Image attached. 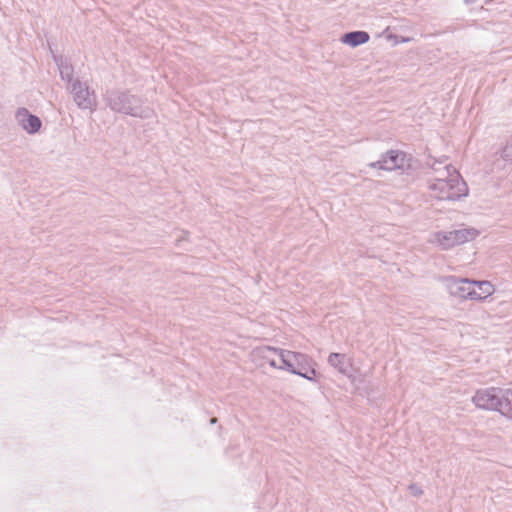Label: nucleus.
Returning <instances> with one entry per match:
<instances>
[{
	"mask_svg": "<svg viewBox=\"0 0 512 512\" xmlns=\"http://www.w3.org/2000/svg\"><path fill=\"white\" fill-rule=\"evenodd\" d=\"M68 91L80 109H91L95 105L94 92H90L89 87L79 79H76Z\"/></svg>",
	"mask_w": 512,
	"mask_h": 512,
	"instance_id": "nucleus-8",
	"label": "nucleus"
},
{
	"mask_svg": "<svg viewBox=\"0 0 512 512\" xmlns=\"http://www.w3.org/2000/svg\"><path fill=\"white\" fill-rule=\"evenodd\" d=\"M413 156L401 150H388L382 153L379 160L369 164L372 168L385 171L410 170L413 168Z\"/></svg>",
	"mask_w": 512,
	"mask_h": 512,
	"instance_id": "nucleus-5",
	"label": "nucleus"
},
{
	"mask_svg": "<svg viewBox=\"0 0 512 512\" xmlns=\"http://www.w3.org/2000/svg\"><path fill=\"white\" fill-rule=\"evenodd\" d=\"M266 348H267V347H265L264 349H266ZM263 352H264V353H269V352H268V351H266V350H263ZM263 358L267 359V362H268V364H269L271 367H273V368H278V369H279V366L281 365V363H280V364H278V362H277L275 359H269L268 355H266V354H263Z\"/></svg>",
	"mask_w": 512,
	"mask_h": 512,
	"instance_id": "nucleus-17",
	"label": "nucleus"
},
{
	"mask_svg": "<svg viewBox=\"0 0 512 512\" xmlns=\"http://www.w3.org/2000/svg\"><path fill=\"white\" fill-rule=\"evenodd\" d=\"M472 402L475 406L482 410L496 411L503 416H507L506 413V401L502 395V388L489 387L485 389H478L472 397Z\"/></svg>",
	"mask_w": 512,
	"mask_h": 512,
	"instance_id": "nucleus-4",
	"label": "nucleus"
},
{
	"mask_svg": "<svg viewBox=\"0 0 512 512\" xmlns=\"http://www.w3.org/2000/svg\"><path fill=\"white\" fill-rule=\"evenodd\" d=\"M370 40V35L368 32L363 30H355L344 33L340 41L343 44H346L352 48L358 47L367 43Z\"/></svg>",
	"mask_w": 512,
	"mask_h": 512,
	"instance_id": "nucleus-11",
	"label": "nucleus"
},
{
	"mask_svg": "<svg viewBox=\"0 0 512 512\" xmlns=\"http://www.w3.org/2000/svg\"><path fill=\"white\" fill-rule=\"evenodd\" d=\"M474 2H476V0H464V4H466V5H471Z\"/></svg>",
	"mask_w": 512,
	"mask_h": 512,
	"instance_id": "nucleus-20",
	"label": "nucleus"
},
{
	"mask_svg": "<svg viewBox=\"0 0 512 512\" xmlns=\"http://www.w3.org/2000/svg\"><path fill=\"white\" fill-rule=\"evenodd\" d=\"M103 100L113 112L135 118L147 119L153 112L144 105L142 97L131 93L128 89H108L103 95Z\"/></svg>",
	"mask_w": 512,
	"mask_h": 512,
	"instance_id": "nucleus-1",
	"label": "nucleus"
},
{
	"mask_svg": "<svg viewBox=\"0 0 512 512\" xmlns=\"http://www.w3.org/2000/svg\"><path fill=\"white\" fill-rule=\"evenodd\" d=\"M446 160H447V157H446V156H444V157H442L441 159H438V160H437V159H433V162H432V163H429V162H428L427 164H428V165H429L433 170L437 171L439 168H436V165H437V164H439V165H440V164H444V163L446 162Z\"/></svg>",
	"mask_w": 512,
	"mask_h": 512,
	"instance_id": "nucleus-16",
	"label": "nucleus"
},
{
	"mask_svg": "<svg viewBox=\"0 0 512 512\" xmlns=\"http://www.w3.org/2000/svg\"><path fill=\"white\" fill-rule=\"evenodd\" d=\"M411 495L415 496V497H419L423 494V490L421 489V487L416 484V483H412L409 485L408 487Z\"/></svg>",
	"mask_w": 512,
	"mask_h": 512,
	"instance_id": "nucleus-15",
	"label": "nucleus"
},
{
	"mask_svg": "<svg viewBox=\"0 0 512 512\" xmlns=\"http://www.w3.org/2000/svg\"><path fill=\"white\" fill-rule=\"evenodd\" d=\"M328 364L337 369L340 373H347L346 355L342 353H330L328 356Z\"/></svg>",
	"mask_w": 512,
	"mask_h": 512,
	"instance_id": "nucleus-13",
	"label": "nucleus"
},
{
	"mask_svg": "<svg viewBox=\"0 0 512 512\" xmlns=\"http://www.w3.org/2000/svg\"><path fill=\"white\" fill-rule=\"evenodd\" d=\"M15 118L19 126L28 134H36L42 127L41 119L25 107L18 108Z\"/></svg>",
	"mask_w": 512,
	"mask_h": 512,
	"instance_id": "nucleus-9",
	"label": "nucleus"
},
{
	"mask_svg": "<svg viewBox=\"0 0 512 512\" xmlns=\"http://www.w3.org/2000/svg\"><path fill=\"white\" fill-rule=\"evenodd\" d=\"M501 157L504 159V160H507L509 155L507 153V150L504 149L502 152H501Z\"/></svg>",
	"mask_w": 512,
	"mask_h": 512,
	"instance_id": "nucleus-18",
	"label": "nucleus"
},
{
	"mask_svg": "<svg viewBox=\"0 0 512 512\" xmlns=\"http://www.w3.org/2000/svg\"><path fill=\"white\" fill-rule=\"evenodd\" d=\"M443 283L445 284L446 289L449 294L453 297H457L463 300L469 299L472 300L475 295V287H473L472 280L467 278H458L456 276H445L442 278Z\"/></svg>",
	"mask_w": 512,
	"mask_h": 512,
	"instance_id": "nucleus-7",
	"label": "nucleus"
},
{
	"mask_svg": "<svg viewBox=\"0 0 512 512\" xmlns=\"http://www.w3.org/2000/svg\"><path fill=\"white\" fill-rule=\"evenodd\" d=\"M265 350L279 356V360L281 361L279 369L298 375L310 382H318L315 369L316 362L309 355L271 346H267Z\"/></svg>",
	"mask_w": 512,
	"mask_h": 512,
	"instance_id": "nucleus-2",
	"label": "nucleus"
},
{
	"mask_svg": "<svg viewBox=\"0 0 512 512\" xmlns=\"http://www.w3.org/2000/svg\"><path fill=\"white\" fill-rule=\"evenodd\" d=\"M479 232L474 228H465L451 231H438L435 233V240L444 250L451 249L456 245L473 240Z\"/></svg>",
	"mask_w": 512,
	"mask_h": 512,
	"instance_id": "nucleus-6",
	"label": "nucleus"
},
{
	"mask_svg": "<svg viewBox=\"0 0 512 512\" xmlns=\"http://www.w3.org/2000/svg\"><path fill=\"white\" fill-rule=\"evenodd\" d=\"M473 287H475V295L472 300H484L494 292V287L489 281H474Z\"/></svg>",
	"mask_w": 512,
	"mask_h": 512,
	"instance_id": "nucleus-12",
	"label": "nucleus"
},
{
	"mask_svg": "<svg viewBox=\"0 0 512 512\" xmlns=\"http://www.w3.org/2000/svg\"><path fill=\"white\" fill-rule=\"evenodd\" d=\"M502 395H503V398H505V401H506V413H511L512 411V403H511V400H510V397H512V382H511V386L509 388H506V389H503L502 388Z\"/></svg>",
	"mask_w": 512,
	"mask_h": 512,
	"instance_id": "nucleus-14",
	"label": "nucleus"
},
{
	"mask_svg": "<svg viewBox=\"0 0 512 512\" xmlns=\"http://www.w3.org/2000/svg\"><path fill=\"white\" fill-rule=\"evenodd\" d=\"M445 178H437L430 186L433 191H438V198L441 200L456 201L468 195V186L459 172L451 164H446Z\"/></svg>",
	"mask_w": 512,
	"mask_h": 512,
	"instance_id": "nucleus-3",
	"label": "nucleus"
},
{
	"mask_svg": "<svg viewBox=\"0 0 512 512\" xmlns=\"http://www.w3.org/2000/svg\"><path fill=\"white\" fill-rule=\"evenodd\" d=\"M54 63L57 65L61 80L66 82L67 90L70 89L77 79L74 78V67L71 60L65 57H54Z\"/></svg>",
	"mask_w": 512,
	"mask_h": 512,
	"instance_id": "nucleus-10",
	"label": "nucleus"
},
{
	"mask_svg": "<svg viewBox=\"0 0 512 512\" xmlns=\"http://www.w3.org/2000/svg\"><path fill=\"white\" fill-rule=\"evenodd\" d=\"M216 422H217V418H216V417H212V418L210 419V423H211V424H215Z\"/></svg>",
	"mask_w": 512,
	"mask_h": 512,
	"instance_id": "nucleus-21",
	"label": "nucleus"
},
{
	"mask_svg": "<svg viewBox=\"0 0 512 512\" xmlns=\"http://www.w3.org/2000/svg\"><path fill=\"white\" fill-rule=\"evenodd\" d=\"M50 52H51L53 60H54V57H63L62 55H58V54L54 53V51L51 48H50Z\"/></svg>",
	"mask_w": 512,
	"mask_h": 512,
	"instance_id": "nucleus-19",
	"label": "nucleus"
}]
</instances>
